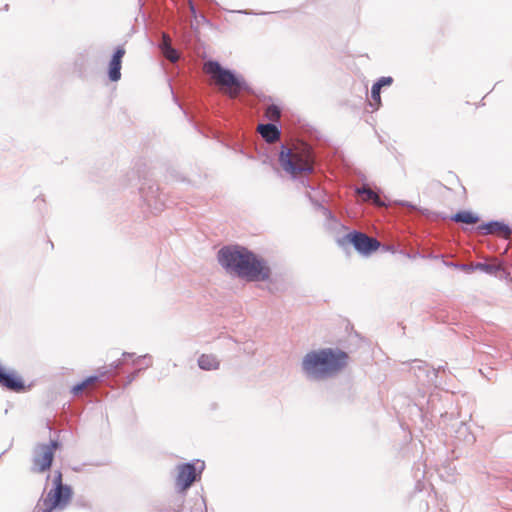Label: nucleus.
I'll list each match as a JSON object with an SVG mask.
<instances>
[{
  "label": "nucleus",
  "instance_id": "obj_54",
  "mask_svg": "<svg viewBox=\"0 0 512 512\" xmlns=\"http://www.w3.org/2000/svg\"><path fill=\"white\" fill-rule=\"evenodd\" d=\"M50 478H51V475L47 474V476H46V483L49 481Z\"/></svg>",
  "mask_w": 512,
  "mask_h": 512
},
{
  "label": "nucleus",
  "instance_id": "obj_30",
  "mask_svg": "<svg viewBox=\"0 0 512 512\" xmlns=\"http://www.w3.org/2000/svg\"><path fill=\"white\" fill-rule=\"evenodd\" d=\"M472 268H474V271L480 270L488 275H494L497 271V268L494 265L485 262H478L472 265Z\"/></svg>",
  "mask_w": 512,
  "mask_h": 512
},
{
  "label": "nucleus",
  "instance_id": "obj_45",
  "mask_svg": "<svg viewBox=\"0 0 512 512\" xmlns=\"http://www.w3.org/2000/svg\"><path fill=\"white\" fill-rule=\"evenodd\" d=\"M314 136H315L318 140H325V141H328L327 139H325V138L321 135L320 131H318V130H316V129H314Z\"/></svg>",
  "mask_w": 512,
  "mask_h": 512
},
{
  "label": "nucleus",
  "instance_id": "obj_4",
  "mask_svg": "<svg viewBox=\"0 0 512 512\" xmlns=\"http://www.w3.org/2000/svg\"><path fill=\"white\" fill-rule=\"evenodd\" d=\"M73 73L83 82H92L101 73V57L97 48L89 46L76 53Z\"/></svg>",
  "mask_w": 512,
  "mask_h": 512
},
{
  "label": "nucleus",
  "instance_id": "obj_13",
  "mask_svg": "<svg viewBox=\"0 0 512 512\" xmlns=\"http://www.w3.org/2000/svg\"><path fill=\"white\" fill-rule=\"evenodd\" d=\"M33 385V382L26 384L15 369L7 368L0 362V387L3 390L21 393L31 390Z\"/></svg>",
  "mask_w": 512,
  "mask_h": 512
},
{
  "label": "nucleus",
  "instance_id": "obj_20",
  "mask_svg": "<svg viewBox=\"0 0 512 512\" xmlns=\"http://www.w3.org/2000/svg\"><path fill=\"white\" fill-rule=\"evenodd\" d=\"M121 356H123L124 360H130V366H138L139 371H145L153 364V358L150 354L146 353L140 356H136L134 352H122Z\"/></svg>",
  "mask_w": 512,
  "mask_h": 512
},
{
  "label": "nucleus",
  "instance_id": "obj_5",
  "mask_svg": "<svg viewBox=\"0 0 512 512\" xmlns=\"http://www.w3.org/2000/svg\"><path fill=\"white\" fill-rule=\"evenodd\" d=\"M208 69L209 72H216L218 84L229 88L232 93H254V88L251 83H249L246 78L234 68L224 66L216 59H210L208 61Z\"/></svg>",
  "mask_w": 512,
  "mask_h": 512
},
{
  "label": "nucleus",
  "instance_id": "obj_8",
  "mask_svg": "<svg viewBox=\"0 0 512 512\" xmlns=\"http://www.w3.org/2000/svg\"><path fill=\"white\" fill-rule=\"evenodd\" d=\"M337 244L345 250L353 247L354 250L363 257H370L380 247V243L377 239L355 229L338 237Z\"/></svg>",
  "mask_w": 512,
  "mask_h": 512
},
{
  "label": "nucleus",
  "instance_id": "obj_16",
  "mask_svg": "<svg viewBox=\"0 0 512 512\" xmlns=\"http://www.w3.org/2000/svg\"><path fill=\"white\" fill-rule=\"evenodd\" d=\"M55 459L54 451L48 444L38 443L33 451L32 471L37 473L49 472Z\"/></svg>",
  "mask_w": 512,
  "mask_h": 512
},
{
  "label": "nucleus",
  "instance_id": "obj_34",
  "mask_svg": "<svg viewBox=\"0 0 512 512\" xmlns=\"http://www.w3.org/2000/svg\"><path fill=\"white\" fill-rule=\"evenodd\" d=\"M86 388V385L85 383L83 382V380L81 379L80 381H77L75 382L71 387H70V394L73 396V397H76V396H79L83 393V391L85 390Z\"/></svg>",
  "mask_w": 512,
  "mask_h": 512
},
{
  "label": "nucleus",
  "instance_id": "obj_19",
  "mask_svg": "<svg viewBox=\"0 0 512 512\" xmlns=\"http://www.w3.org/2000/svg\"><path fill=\"white\" fill-rule=\"evenodd\" d=\"M258 132L266 142H273L280 137L281 124L279 121L260 123L258 125Z\"/></svg>",
  "mask_w": 512,
  "mask_h": 512
},
{
  "label": "nucleus",
  "instance_id": "obj_39",
  "mask_svg": "<svg viewBox=\"0 0 512 512\" xmlns=\"http://www.w3.org/2000/svg\"><path fill=\"white\" fill-rule=\"evenodd\" d=\"M455 432L458 434V437H464V438L466 437L467 434L470 433L468 425L463 421H461L459 423V427Z\"/></svg>",
  "mask_w": 512,
  "mask_h": 512
},
{
  "label": "nucleus",
  "instance_id": "obj_28",
  "mask_svg": "<svg viewBox=\"0 0 512 512\" xmlns=\"http://www.w3.org/2000/svg\"><path fill=\"white\" fill-rule=\"evenodd\" d=\"M370 94H371L372 102L369 103V106L372 107L374 111H376V110H378L382 106L381 90L376 88V86L372 85L371 86V90H370Z\"/></svg>",
  "mask_w": 512,
  "mask_h": 512
},
{
  "label": "nucleus",
  "instance_id": "obj_6",
  "mask_svg": "<svg viewBox=\"0 0 512 512\" xmlns=\"http://www.w3.org/2000/svg\"><path fill=\"white\" fill-rule=\"evenodd\" d=\"M74 489L70 484L51 486L46 496H41L34 507V512L63 511L71 503Z\"/></svg>",
  "mask_w": 512,
  "mask_h": 512
},
{
  "label": "nucleus",
  "instance_id": "obj_25",
  "mask_svg": "<svg viewBox=\"0 0 512 512\" xmlns=\"http://www.w3.org/2000/svg\"><path fill=\"white\" fill-rule=\"evenodd\" d=\"M161 50L166 58H168L171 62H177L179 59L178 50L171 45L168 39H164L161 44Z\"/></svg>",
  "mask_w": 512,
  "mask_h": 512
},
{
  "label": "nucleus",
  "instance_id": "obj_11",
  "mask_svg": "<svg viewBox=\"0 0 512 512\" xmlns=\"http://www.w3.org/2000/svg\"><path fill=\"white\" fill-rule=\"evenodd\" d=\"M325 401L334 412H343L355 400V391L352 386L340 388L335 384L325 387Z\"/></svg>",
  "mask_w": 512,
  "mask_h": 512
},
{
  "label": "nucleus",
  "instance_id": "obj_47",
  "mask_svg": "<svg viewBox=\"0 0 512 512\" xmlns=\"http://www.w3.org/2000/svg\"><path fill=\"white\" fill-rule=\"evenodd\" d=\"M437 216L440 217L441 219H449V215H447L444 212H438Z\"/></svg>",
  "mask_w": 512,
  "mask_h": 512
},
{
  "label": "nucleus",
  "instance_id": "obj_37",
  "mask_svg": "<svg viewBox=\"0 0 512 512\" xmlns=\"http://www.w3.org/2000/svg\"><path fill=\"white\" fill-rule=\"evenodd\" d=\"M74 504L77 508H81V509H91L92 508L90 501L85 496H78L75 499Z\"/></svg>",
  "mask_w": 512,
  "mask_h": 512
},
{
  "label": "nucleus",
  "instance_id": "obj_22",
  "mask_svg": "<svg viewBox=\"0 0 512 512\" xmlns=\"http://www.w3.org/2000/svg\"><path fill=\"white\" fill-rule=\"evenodd\" d=\"M262 100L265 103H269L266 108V117L271 121H279L282 111L281 104L277 103L272 96L264 95Z\"/></svg>",
  "mask_w": 512,
  "mask_h": 512
},
{
  "label": "nucleus",
  "instance_id": "obj_26",
  "mask_svg": "<svg viewBox=\"0 0 512 512\" xmlns=\"http://www.w3.org/2000/svg\"><path fill=\"white\" fill-rule=\"evenodd\" d=\"M393 202L394 204L396 205H399V206H403V207H407V208H410V209H415L417 211H419L420 213H422L423 215L425 216H428V215H431L432 212L427 209V208H424V207H421L411 201H408V200H400V199H395L393 201L390 200V203Z\"/></svg>",
  "mask_w": 512,
  "mask_h": 512
},
{
  "label": "nucleus",
  "instance_id": "obj_14",
  "mask_svg": "<svg viewBox=\"0 0 512 512\" xmlns=\"http://www.w3.org/2000/svg\"><path fill=\"white\" fill-rule=\"evenodd\" d=\"M306 189H309L306 191L305 196L313 206V208L316 211L321 212L325 218L326 221L329 223V226L331 228H336L338 225H341L340 220L335 216V214L324 205V202L326 201V194L325 192L320 189L319 187H314L310 184V187H305Z\"/></svg>",
  "mask_w": 512,
  "mask_h": 512
},
{
  "label": "nucleus",
  "instance_id": "obj_29",
  "mask_svg": "<svg viewBox=\"0 0 512 512\" xmlns=\"http://www.w3.org/2000/svg\"><path fill=\"white\" fill-rule=\"evenodd\" d=\"M443 264L446 267L453 268L456 270H461V271L465 272L466 274H470V273L474 272V268H472V265H470V264L455 263V262L446 261V260H443Z\"/></svg>",
  "mask_w": 512,
  "mask_h": 512
},
{
  "label": "nucleus",
  "instance_id": "obj_32",
  "mask_svg": "<svg viewBox=\"0 0 512 512\" xmlns=\"http://www.w3.org/2000/svg\"><path fill=\"white\" fill-rule=\"evenodd\" d=\"M393 82L394 79L392 76H381L377 78L372 85L381 90L383 87H390Z\"/></svg>",
  "mask_w": 512,
  "mask_h": 512
},
{
  "label": "nucleus",
  "instance_id": "obj_41",
  "mask_svg": "<svg viewBox=\"0 0 512 512\" xmlns=\"http://www.w3.org/2000/svg\"><path fill=\"white\" fill-rule=\"evenodd\" d=\"M168 86L170 88V92H171V95H172V100L173 102L178 106V108L182 111V113L185 115V117H187V113L185 111V109L182 107V105L179 103L177 97L175 96L174 92H173V88L171 86V83H170V80H168Z\"/></svg>",
  "mask_w": 512,
  "mask_h": 512
},
{
  "label": "nucleus",
  "instance_id": "obj_9",
  "mask_svg": "<svg viewBox=\"0 0 512 512\" xmlns=\"http://www.w3.org/2000/svg\"><path fill=\"white\" fill-rule=\"evenodd\" d=\"M291 155V149L285 144H281L278 158L280 167L291 180L298 182L302 187H310L307 174L312 173L313 167L309 164L297 165L292 161Z\"/></svg>",
  "mask_w": 512,
  "mask_h": 512
},
{
  "label": "nucleus",
  "instance_id": "obj_43",
  "mask_svg": "<svg viewBox=\"0 0 512 512\" xmlns=\"http://www.w3.org/2000/svg\"><path fill=\"white\" fill-rule=\"evenodd\" d=\"M238 12L241 13V14H244V15H266V14H268V12H264V11L256 13L253 10H250V9L240 10Z\"/></svg>",
  "mask_w": 512,
  "mask_h": 512
},
{
  "label": "nucleus",
  "instance_id": "obj_38",
  "mask_svg": "<svg viewBox=\"0 0 512 512\" xmlns=\"http://www.w3.org/2000/svg\"><path fill=\"white\" fill-rule=\"evenodd\" d=\"M188 5H189V9L191 11V14L194 18H197V17H200L202 19V21L210 24L211 22L204 16V15H201V14H198L194 4H193V1L192 0H186Z\"/></svg>",
  "mask_w": 512,
  "mask_h": 512
},
{
  "label": "nucleus",
  "instance_id": "obj_50",
  "mask_svg": "<svg viewBox=\"0 0 512 512\" xmlns=\"http://www.w3.org/2000/svg\"><path fill=\"white\" fill-rule=\"evenodd\" d=\"M263 155H265L267 157V160L263 161V164H266L270 161V157L267 152H264Z\"/></svg>",
  "mask_w": 512,
  "mask_h": 512
},
{
  "label": "nucleus",
  "instance_id": "obj_53",
  "mask_svg": "<svg viewBox=\"0 0 512 512\" xmlns=\"http://www.w3.org/2000/svg\"><path fill=\"white\" fill-rule=\"evenodd\" d=\"M288 10L277 11L276 13H288Z\"/></svg>",
  "mask_w": 512,
  "mask_h": 512
},
{
  "label": "nucleus",
  "instance_id": "obj_36",
  "mask_svg": "<svg viewBox=\"0 0 512 512\" xmlns=\"http://www.w3.org/2000/svg\"><path fill=\"white\" fill-rule=\"evenodd\" d=\"M65 484L66 483H63L62 471L60 469H56L53 472V476H52V479H51V486H62V485H65Z\"/></svg>",
  "mask_w": 512,
  "mask_h": 512
},
{
  "label": "nucleus",
  "instance_id": "obj_49",
  "mask_svg": "<svg viewBox=\"0 0 512 512\" xmlns=\"http://www.w3.org/2000/svg\"><path fill=\"white\" fill-rule=\"evenodd\" d=\"M440 256H437V255H434V254H429L428 256H426L425 258H429V259H438Z\"/></svg>",
  "mask_w": 512,
  "mask_h": 512
},
{
  "label": "nucleus",
  "instance_id": "obj_24",
  "mask_svg": "<svg viewBox=\"0 0 512 512\" xmlns=\"http://www.w3.org/2000/svg\"><path fill=\"white\" fill-rule=\"evenodd\" d=\"M355 192L365 195L368 200H371L377 206L388 207L390 205V200H382L376 192L368 189L366 186L356 187Z\"/></svg>",
  "mask_w": 512,
  "mask_h": 512
},
{
  "label": "nucleus",
  "instance_id": "obj_27",
  "mask_svg": "<svg viewBox=\"0 0 512 512\" xmlns=\"http://www.w3.org/2000/svg\"><path fill=\"white\" fill-rule=\"evenodd\" d=\"M106 375H107V370H100L98 368V369H96V371L94 373L83 377L82 380L85 383L86 387H88L89 385H91L95 382L102 381Z\"/></svg>",
  "mask_w": 512,
  "mask_h": 512
},
{
  "label": "nucleus",
  "instance_id": "obj_48",
  "mask_svg": "<svg viewBox=\"0 0 512 512\" xmlns=\"http://www.w3.org/2000/svg\"><path fill=\"white\" fill-rule=\"evenodd\" d=\"M445 369H446V365H440V366H438L437 368H435V370H437V371H438V373H439L440 371H445Z\"/></svg>",
  "mask_w": 512,
  "mask_h": 512
},
{
  "label": "nucleus",
  "instance_id": "obj_15",
  "mask_svg": "<svg viewBox=\"0 0 512 512\" xmlns=\"http://www.w3.org/2000/svg\"><path fill=\"white\" fill-rule=\"evenodd\" d=\"M440 401V394L439 392H432L429 394V396L426 398L425 392L421 395V397L417 400L415 405L417 406L422 421L424 422L426 419L434 418L437 414L440 415V417L445 419H452L453 415L448 414L447 412H442L440 408H438V402Z\"/></svg>",
  "mask_w": 512,
  "mask_h": 512
},
{
  "label": "nucleus",
  "instance_id": "obj_21",
  "mask_svg": "<svg viewBox=\"0 0 512 512\" xmlns=\"http://www.w3.org/2000/svg\"><path fill=\"white\" fill-rule=\"evenodd\" d=\"M481 217L478 213L471 209H459L455 213L449 215V220L453 222L469 225L480 221Z\"/></svg>",
  "mask_w": 512,
  "mask_h": 512
},
{
  "label": "nucleus",
  "instance_id": "obj_17",
  "mask_svg": "<svg viewBox=\"0 0 512 512\" xmlns=\"http://www.w3.org/2000/svg\"><path fill=\"white\" fill-rule=\"evenodd\" d=\"M125 54L126 49L124 44H119L114 47L112 53L110 54L106 66V76L107 79L112 83L118 82L121 79V70Z\"/></svg>",
  "mask_w": 512,
  "mask_h": 512
},
{
  "label": "nucleus",
  "instance_id": "obj_31",
  "mask_svg": "<svg viewBox=\"0 0 512 512\" xmlns=\"http://www.w3.org/2000/svg\"><path fill=\"white\" fill-rule=\"evenodd\" d=\"M123 363H126L129 365L130 363V360H124L123 357L121 359H116L114 361H112L109 365H104L102 367H99L100 370H107V375L105 376L106 377H109L111 372L117 368H119Z\"/></svg>",
  "mask_w": 512,
  "mask_h": 512
},
{
  "label": "nucleus",
  "instance_id": "obj_40",
  "mask_svg": "<svg viewBox=\"0 0 512 512\" xmlns=\"http://www.w3.org/2000/svg\"><path fill=\"white\" fill-rule=\"evenodd\" d=\"M46 444L50 446L51 450L54 451V454L56 453V450L61 449L63 446L59 438L50 439Z\"/></svg>",
  "mask_w": 512,
  "mask_h": 512
},
{
  "label": "nucleus",
  "instance_id": "obj_7",
  "mask_svg": "<svg viewBox=\"0 0 512 512\" xmlns=\"http://www.w3.org/2000/svg\"><path fill=\"white\" fill-rule=\"evenodd\" d=\"M205 462L201 459H193L176 465L175 494L187 495L191 486L200 481L205 469Z\"/></svg>",
  "mask_w": 512,
  "mask_h": 512
},
{
  "label": "nucleus",
  "instance_id": "obj_18",
  "mask_svg": "<svg viewBox=\"0 0 512 512\" xmlns=\"http://www.w3.org/2000/svg\"><path fill=\"white\" fill-rule=\"evenodd\" d=\"M476 230L482 234L488 235L493 232H503L507 235H512V225L505 219H491L480 223Z\"/></svg>",
  "mask_w": 512,
  "mask_h": 512
},
{
  "label": "nucleus",
  "instance_id": "obj_33",
  "mask_svg": "<svg viewBox=\"0 0 512 512\" xmlns=\"http://www.w3.org/2000/svg\"><path fill=\"white\" fill-rule=\"evenodd\" d=\"M134 369L131 372L126 373L125 375V383L124 388L128 387L132 382H134L137 377L142 373L143 371H139L138 366H132Z\"/></svg>",
  "mask_w": 512,
  "mask_h": 512
},
{
  "label": "nucleus",
  "instance_id": "obj_35",
  "mask_svg": "<svg viewBox=\"0 0 512 512\" xmlns=\"http://www.w3.org/2000/svg\"><path fill=\"white\" fill-rule=\"evenodd\" d=\"M167 172H168V177H170L172 180L190 184V180L187 179L182 174H180L176 169H168Z\"/></svg>",
  "mask_w": 512,
  "mask_h": 512
},
{
  "label": "nucleus",
  "instance_id": "obj_10",
  "mask_svg": "<svg viewBox=\"0 0 512 512\" xmlns=\"http://www.w3.org/2000/svg\"><path fill=\"white\" fill-rule=\"evenodd\" d=\"M187 495L175 494L168 507L154 509L153 512H207L205 498L196 492L186 498Z\"/></svg>",
  "mask_w": 512,
  "mask_h": 512
},
{
  "label": "nucleus",
  "instance_id": "obj_42",
  "mask_svg": "<svg viewBox=\"0 0 512 512\" xmlns=\"http://www.w3.org/2000/svg\"><path fill=\"white\" fill-rule=\"evenodd\" d=\"M401 254H403L404 256H406L407 258L411 259V260H414L416 258H425L426 255L422 254L421 252H416V253H410V252H401Z\"/></svg>",
  "mask_w": 512,
  "mask_h": 512
},
{
  "label": "nucleus",
  "instance_id": "obj_3",
  "mask_svg": "<svg viewBox=\"0 0 512 512\" xmlns=\"http://www.w3.org/2000/svg\"><path fill=\"white\" fill-rule=\"evenodd\" d=\"M122 185L125 188L137 187L139 205L144 211L157 215L165 209V193L141 160L124 175Z\"/></svg>",
  "mask_w": 512,
  "mask_h": 512
},
{
  "label": "nucleus",
  "instance_id": "obj_55",
  "mask_svg": "<svg viewBox=\"0 0 512 512\" xmlns=\"http://www.w3.org/2000/svg\"><path fill=\"white\" fill-rule=\"evenodd\" d=\"M338 153H340V154H341V156L343 157V153H342L341 151L336 150V151H335V154H338Z\"/></svg>",
  "mask_w": 512,
  "mask_h": 512
},
{
  "label": "nucleus",
  "instance_id": "obj_23",
  "mask_svg": "<svg viewBox=\"0 0 512 512\" xmlns=\"http://www.w3.org/2000/svg\"><path fill=\"white\" fill-rule=\"evenodd\" d=\"M197 364L203 371H213L220 367L219 360L212 354H201L197 359Z\"/></svg>",
  "mask_w": 512,
  "mask_h": 512
},
{
  "label": "nucleus",
  "instance_id": "obj_1",
  "mask_svg": "<svg viewBox=\"0 0 512 512\" xmlns=\"http://www.w3.org/2000/svg\"><path fill=\"white\" fill-rule=\"evenodd\" d=\"M218 264L233 278L250 282L274 285L278 273L274 272L269 261L259 253L241 244L224 245L216 254Z\"/></svg>",
  "mask_w": 512,
  "mask_h": 512
},
{
  "label": "nucleus",
  "instance_id": "obj_44",
  "mask_svg": "<svg viewBox=\"0 0 512 512\" xmlns=\"http://www.w3.org/2000/svg\"><path fill=\"white\" fill-rule=\"evenodd\" d=\"M358 176H359V179L360 181L363 183L364 186H367L368 185V181H367V177L364 173H362L361 171L358 172Z\"/></svg>",
  "mask_w": 512,
  "mask_h": 512
},
{
  "label": "nucleus",
  "instance_id": "obj_52",
  "mask_svg": "<svg viewBox=\"0 0 512 512\" xmlns=\"http://www.w3.org/2000/svg\"><path fill=\"white\" fill-rule=\"evenodd\" d=\"M10 8V5L9 4H5L4 7H3V10L4 11H8Z\"/></svg>",
  "mask_w": 512,
  "mask_h": 512
},
{
  "label": "nucleus",
  "instance_id": "obj_2",
  "mask_svg": "<svg viewBox=\"0 0 512 512\" xmlns=\"http://www.w3.org/2000/svg\"><path fill=\"white\" fill-rule=\"evenodd\" d=\"M349 360V354L339 347H319L304 354L300 371L308 382L323 383L338 377Z\"/></svg>",
  "mask_w": 512,
  "mask_h": 512
},
{
  "label": "nucleus",
  "instance_id": "obj_51",
  "mask_svg": "<svg viewBox=\"0 0 512 512\" xmlns=\"http://www.w3.org/2000/svg\"><path fill=\"white\" fill-rule=\"evenodd\" d=\"M383 250L390 251V252L394 253V248L393 247H388V246L387 247H383Z\"/></svg>",
  "mask_w": 512,
  "mask_h": 512
},
{
  "label": "nucleus",
  "instance_id": "obj_12",
  "mask_svg": "<svg viewBox=\"0 0 512 512\" xmlns=\"http://www.w3.org/2000/svg\"><path fill=\"white\" fill-rule=\"evenodd\" d=\"M408 366V371L413 373L417 381L423 386H434L438 388L442 382L438 380V371L431 367L426 361L421 359H412L404 362Z\"/></svg>",
  "mask_w": 512,
  "mask_h": 512
},
{
  "label": "nucleus",
  "instance_id": "obj_46",
  "mask_svg": "<svg viewBox=\"0 0 512 512\" xmlns=\"http://www.w3.org/2000/svg\"><path fill=\"white\" fill-rule=\"evenodd\" d=\"M84 465H86V463H83V464L78 465V466H73V467H72V471L79 473V472H81V471H82V467H83Z\"/></svg>",
  "mask_w": 512,
  "mask_h": 512
}]
</instances>
